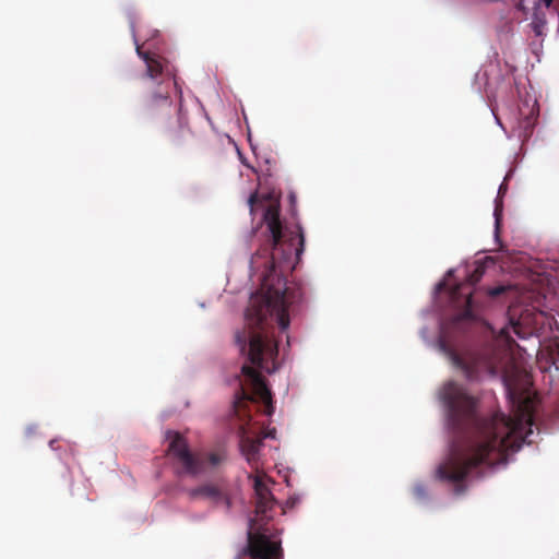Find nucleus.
<instances>
[{"label":"nucleus","mask_w":559,"mask_h":559,"mask_svg":"<svg viewBox=\"0 0 559 559\" xmlns=\"http://www.w3.org/2000/svg\"><path fill=\"white\" fill-rule=\"evenodd\" d=\"M138 55L146 66L145 75L152 80L162 76L156 86L151 84L142 98V114L144 118L154 123L167 141L176 146H185L190 136L191 130L181 108L174 105L170 97V73L164 59L155 53L142 51L136 46Z\"/></svg>","instance_id":"3"},{"label":"nucleus","mask_w":559,"mask_h":559,"mask_svg":"<svg viewBox=\"0 0 559 559\" xmlns=\"http://www.w3.org/2000/svg\"><path fill=\"white\" fill-rule=\"evenodd\" d=\"M513 340L501 331L488 343L457 354L450 350L452 364L462 370L469 382L499 379L512 405L514 415L497 413L490 418L478 414V400L454 381L440 390L448 424L455 432L448 455L438 465L436 477L454 485L455 495L466 490V477L474 468L487 463L491 453L499 456L518 451L532 432L536 395L531 374L519 366L509 353Z\"/></svg>","instance_id":"1"},{"label":"nucleus","mask_w":559,"mask_h":559,"mask_svg":"<svg viewBox=\"0 0 559 559\" xmlns=\"http://www.w3.org/2000/svg\"><path fill=\"white\" fill-rule=\"evenodd\" d=\"M546 5H550L554 0H542Z\"/></svg>","instance_id":"14"},{"label":"nucleus","mask_w":559,"mask_h":559,"mask_svg":"<svg viewBox=\"0 0 559 559\" xmlns=\"http://www.w3.org/2000/svg\"><path fill=\"white\" fill-rule=\"evenodd\" d=\"M190 500L206 499L214 504H224L230 509L231 501L227 489L222 483H203L200 486L187 490Z\"/></svg>","instance_id":"8"},{"label":"nucleus","mask_w":559,"mask_h":559,"mask_svg":"<svg viewBox=\"0 0 559 559\" xmlns=\"http://www.w3.org/2000/svg\"><path fill=\"white\" fill-rule=\"evenodd\" d=\"M241 372L245 381L240 383L233 406L236 416L239 420L248 424L251 419L250 407L259 403L263 405L264 414L271 416L274 412V405L264 378L252 366L248 365L241 367Z\"/></svg>","instance_id":"6"},{"label":"nucleus","mask_w":559,"mask_h":559,"mask_svg":"<svg viewBox=\"0 0 559 559\" xmlns=\"http://www.w3.org/2000/svg\"><path fill=\"white\" fill-rule=\"evenodd\" d=\"M169 445L168 455L173 459L178 475L197 477L219 466L226 460L222 451L193 453L189 449L186 438L176 431H167Z\"/></svg>","instance_id":"5"},{"label":"nucleus","mask_w":559,"mask_h":559,"mask_svg":"<svg viewBox=\"0 0 559 559\" xmlns=\"http://www.w3.org/2000/svg\"><path fill=\"white\" fill-rule=\"evenodd\" d=\"M486 272V266L483 263H477L474 271L467 276L466 283L456 285L453 287L450 292V296L453 302L457 304L460 302V299L463 298V302L465 306L463 317L464 318H471L472 317V309L474 307V297L473 293L471 290L464 292L466 287H471L476 285L484 276Z\"/></svg>","instance_id":"7"},{"label":"nucleus","mask_w":559,"mask_h":559,"mask_svg":"<svg viewBox=\"0 0 559 559\" xmlns=\"http://www.w3.org/2000/svg\"><path fill=\"white\" fill-rule=\"evenodd\" d=\"M531 129H532V126H531L530 121L526 120L525 131L523 134H520V136H522L523 139H527L531 134Z\"/></svg>","instance_id":"13"},{"label":"nucleus","mask_w":559,"mask_h":559,"mask_svg":"<svg viewBox=\"0 0 559 559\" xmlns=\"http://www.w3.org/2000/svg\"><path fill=\"white\" fill-rule=\"evenodd\" d=\"M240 450L247 462L254 467L259 460V453L263 445V438H253L248 435L245 424L240 426Z\"/></svg>","instance_id":"9"},{"label":"nucleus","mask_w":559,"mask_h":559,"mask_svg":"<svg viewBox=\"0 0 559 559\" xmlns=\"http://www.w3.org/2000/svg\"><path fill=\"white\" fill-rule=\"evenodd\" d=\"M522 8H523V4H522V2H520V3L518 4V9H520V10H521Z\"/></svg>","instance_id":"16"},{"label":"nucleus","mask_w":559,"mask_h":559,"mask_svg":"<svg viewBox=\"0 0 559 559\" xmlns=\"http://www.w3.org/2000/svg\"><path fill=\"white\" fill-rule=\"evenodd\" d=\"M261 203L257 193H252L248 200L251 212L255 210V205Z\"/></svg>","instance_id":"11"},{"label":"nucleus","mask_w":559,"mask_h":559,"mask_svg":"<svg viewBox=\"0 0 559 559\" xmlns=\"http://www.w3.org/2000/svg\"><path fill=\"white\" fill-rule=\"evenodd\" d=\"M508 287L504 285H499L492 288H488L487 294L491 298L499 297L500 295L504 294L507 292Z\"/></svg>","instance_id":"10"},{"label":"nucleus","mask_w":559,"mask_h":559,"mask_svg":"<svg viewBox=\"0 0 559 559\" xmlns=\"http://www.w3.org/2000/svg\"><path fill=\"white\" fill-rule=\"evenodd\" d=\"M271 241L272 267L264 275L261 288L250 298L245 313V326L235 334L241 354H246L252 366L272 373L277 370L278 345L274 338V324L282 331L289 326V308L299 302L302 294L299 287L288 285L276 271V259L282 252L287 259L295 251L299 257L304 251L305 237L300 226H296L298 247H295L293 231L283 228L280 219V205L267 203L263 210Z\"/></svg>","instance_id":"2"},{"label":"nucleus","mask_w":559,"mask_h":559,"mask_svg":"<svg viewBox=\"0 0 559 559\" xmlns=\"http://www.w3.org/2000/svg\"><path fill=\"white\" fill-rule=\"evenodd\" d=\"M496 226H497V228L499 227V219H498V217L496 218Z\"/></svg>","instance_id":"17"},{"label":"nucleus","mask_w":559,"mask_h":559,"mask_svg":"<svg viewBox=\"0 0 559 559\" xmlns=\"http://www.w3.org/2000/svg\"><path fill=\"white\" fill-rule=\"evenodd\" d=\"M267 437H273V432H269V433H265L264 436H262L261 438H267Z\"/></svg>","instance_id":"15"},{"label":"nucleus","mask_w":559,"mask_h":559,"mask_svg":"<svg viewBox=\"0 0 559 559\" xmlns=\"http://www.w3.org/2000/svg\"><path fill=\"white\" fill-rule=\"evenodd\" d=\"M414 493L418 499H424L426 497V488L423 485H417L414 488Z\"/></svg>","instance_id":"12"},{"label":"nucleus","mask_w":559,"mask_h":559,"mask_svg":"<svg viewBox=\"0 0 559 559\" xmlns=\"http://www.w3.org/2000/svg\"><path fill=\"white\" fill-rule=\"evenodd\" d=\"M253 489L255 495V515L249 520L247 533V546L242 554L251 559H281L283 550L281 540L270 534L266 523L273 518L272 511L276 500L262 477H253Z\"/></svg>","instance_id":"4"}]
</instances>
